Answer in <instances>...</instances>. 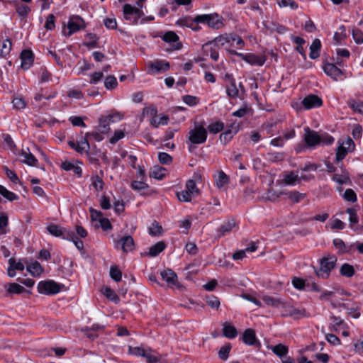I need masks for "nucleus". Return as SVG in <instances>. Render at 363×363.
I'll return each instance as SVG.
<instances>
[{
  "label": "nucleus",
  "instance_id": "f257e3e1",
  "mask_svg": "<svg viewBox=\"0 0 363 363\" xmlns=\"http://www.w3.org/2000/svg\"><path fill=\"white\" fill-rule=\"evenodd\" d=\"M304 140L311 147L318 145H330L334 142V138L328 134L319 135L314 130L309 128L305 129Z\"/></svg>",
  "mask_w": 363,
  "mask_h": 363
},
{
  "label": "nucleus",
  "instance_id": "f03ea898",
  "mask_svg": "<svg viewBox=\"0 0 363 363\" xmlns=\"http://www.w3.org/2000/svg\"><path fill=\"white\" fill-rule=\"evenodd\" d=\"M196 23L206 24L213 29H220L223 27V18L216 13L198 15L194 18Z\"/></svg>",
  "mask_w": 363,
  "mask_h": 363
},
{
  "label": "nucleus",
  "instance_id": "7ed1b4c3",
  "mask_svg": "<svg viewBox=\"0 0 363 363\" xmlns=\"http://www.w3.org/2000/svg\"><path fill=\"white\" fill-rule=\"evenodd\" d=\"M207 130L205 128V122L195 123L194 127L189 132V140L192 144H201L206 142Z\"/></svg>",
  "mask_w": 363,
  "mask_h": 363
},
{
  "label": "nucleus",
  "instance_id": "20e7f679",
  "mask_svg": "<svg viewBox=\"0 0 363 363\" xmlns=\"http://www.w3.org/2000/svg\"><path fill=\"white\" fill-rule=\"evenodd\" d=\"M355 149V144L350 137L342 138L337 141L335 160L337 162L342 160L345 156Z\"/></svg>",
  "mask_w": 363,
  "mask_h": 363
},
{
  "label": "nucleus",
  "instance_id": "39448f33",
  "mask_svg": "<svg viewBox=\"0 0 363 363\" xmlns=\"http://www.w3.org/2000/svg\"><path fill=\"white\" fill-rule=\"evenodd\" d=\"M124 118L123 113L119 111H113L105 116H101L99 119V127L103 133H108L110 130V123L121 121Z\"/></svg>",
  "mask_w": 363,
  "mask_h": 363
},
{
  "label": "nucleus",
  "instance_id": "423d86ee",
  "mask_svg": "<svg viewBox=\"0 0 363 363\" xmlns=\"http://www.w3.org/2000/svg\"><path fill=\"white\" fill-rule=\"evenodd\" d=\"M337 262L335 256L330 255L320 260V267L315 272L316 275L321 279H328L330 272L335 267Z\"/></svg>",
  "mask_w": 363,
  "mask_h": 363
},
{
  "label": "nucleus",
  "instance_id": "0eeeda50",
  "mask_svg": "<svg viewBox=\"0 0 363 363\" xmlns=\"http://www.w3.org/2000/svg\"><path fill=\"white\" fill-rule=\"evenodd\" d=\"M211 45H214V46L217 48L224 47L228 50V51H229V52L234 55L238 54V52H236L235 51L230 49V48L232 47V34L220 35L215 38L212 41L206 43L203 46V48L204 49L205 52H207L208 48Z\"/></svg>",
  "mask_w": 363,
  "mask_h": 363
},
{
  "label": "nucleus",
  "instance_id": "6e6552de",
  "mask_svg": "<svg viewBox=\"0 0 363 363\" xmlns=\"http://www.w3.org/2000/svg\"><path fill=\"white\" fill-rule=\"evenodd\" d=\"M63 285L55 282L53 280L40 281L38 284V291L45 295H53L59 293Z\"/></svg>",
  "mask_w": 363,
  "mask_h": 363
},
{
  "label": "nucleus",
  "instance_id": "1a4fd4ad",
  "mask_svg": "<svg viewBox=\"0 0 363 363\" xmlns=\"http://www.w3.org/2000/svg\"><path fill=\"white\" fill-rule=\"evenodd\" d=\"M157 111L150 107L143 108V114L152 116L150 119V124L155 128H158L160 125H164L168 123L169 117L166 115L162 114L157 116Z\"/></svg>",
  "mask_w": 363,
  "mask_h": 363
},
{
  "label": "nucleus",
  "instance_id": "9d476101",
  "mask_svg": "<svg viewBox=\"0 0 363 363\" xmlns=\"http://www.w3.org/2000/svg\"><path fill=\"white\" fill-rule=\"evenodd\" d=\"M123 16L126 21H129L132 24H137L140 17L143 16V12L140 8L126 4L123 6Z\"/></svg>",
  "mask_w": 363,
  "mask_h": 363
},
{
  "label": "nucleus",
  "instance_id": "9b49d317",
  "mask_svg": "<svg viewBox=\"0 0 363 363\" xmlns=\"http://www.w3.org/2000/svg\"><path fill=\"white\" fill-rule=\"evenodd\" d=\"M84 28V22L83 19L79 16H72L69 19L67 29H64L63 33L65 36H70Z\"/></svg>",
  "mask_w": 363,
  "mask_h": 363
},
{
  "label": "nucleus",
  "instance_id": "f8f14e48",
  "mask_svg": "<svg viewBox=\"0 0 363 363\" xmlns=\"http://www.w3.org/2000/svg\"><path fill=\"white\" fill-rule=\"evenodd\" d=\"M169 68L168 62L162 60H155L147 63V73L151 75H155L161 72L166 71Z\"/></svg>",
  "mask_w": 363,
  "mask_h": 363
},
{
  "label": "nucleus",
  "instance_id": "ddd939ff",
  "mask_svg": "<svg viewBox=\"0 0 363 363\" xmlns=\"http://www.w3.org/2000/svg\"><path fill=\"white\" fill-rule=\"evenodd\" d=\"M237 55L240 57L243 60L247 62V63L252 65H258L262 66L266 59L262 55H256L255 54L248 53V54H242V53H238Z\"/></svg>",
  "mask_w": 363,
  "mask_h": 363
},
{
  "label": "nucleus",
  "instance_id": "4468645a",
  "mask_svg": "<svg viewBox=\"0 0 363 363\" xmlns=\"http://www.w3.org/2000/svg\"><path fill=\"white\" fill-rule=\"evenodd\" d=\"M160 274L162 279L166 281L169 286H176L177 288L180 287V285L177 281V276L172 269H168L162 271Z\"/></svg>",
  "mask_w": 363,
  "mask_h": 363
},
{
  "label": "nucleus",
  "instance_id": "2eb2a0df",
  "mask_svg": "<svg viewBox=\"0 0 363 363\" xmlns=\"http://www.w3.org/2000/svg\"><path fill=\"white\" fill-rule=\"evenodd\" d=\"M324 72L333 79L337 81L342 76V71L334 64L327 63L323 67Z\"/></svg>",
  "mask_w": 363,
  "mask_h": 363
},
{
  "label": "nucleus",
  "instance_id": "dca6fc26",
  "mask_svg": "<svg viewBox=\"0 0 363 363\" xmlns=\"http://www.w3.org/2000/svg\"><path fill=\"white\" fill-rule=\"evenodd\" d=\"M302 104L306 109H311L320 107L322 105L323 101L318 96L308 95L303 99Z\"/></svg>",
  "mask_w": 363,
  "mask_h": 363
},
{
  "label": "nucleus",
  "instance_id": "f3484780",
  "mask_svg": "<svg viewBox=\"0 0 363 363\" xmlns=\"http://www.w3.org/2000/svg\"><path fill=\"white\" fill-rule=\"evenodd\" d=\"M33 54L31 50H25L22 51L21 55V67L28 69L33 62Z\"/></svg>",
  "mask_w": 363,
  "mask_h": 363
},
{
  "label": "nucleus",
  "instance_id": "a211bd4d",
  "mask_svg": "<svg viewBox=\"0 0 363 363\" xmlns=\"http://www.w3.org/2000/svg\"><path fill=\"white\" fill-rule=\"evenodd\" d=\"M20 155L23 157L22 162L29 166H36L38 162L28 148L23 149Z\"/></svg>",
  "mask_w": 363,
  "mask_h": 363
},
{
  "label": "nucleus",
  "instance_id": "6ab92c4d",
  "mask_svg": "<svg viewBox=\"0 0 363 363\" xmlns=\"http://www.w3.org/2000/svg\"><path fill=\"white\" fill-rule=\"evenodd\" d=\"M118 245H121L122 250L124 252H128L134 248V241L131 236H124L118 241Z\"/></svg>",
  "mask_w": 363,
  "mask_h": 363
},
{
  "label": "nucleus",
  "instance_id": "aec40b11",
  "mask_svg": "<svg viewBox=\"0 0 363 363\" xmlns=\"http://www.w3.org/2000/svg\"><path fill=\"white\" fill-rule=\"evenodd\" d=\"M142 357L146 359L147 363H157L160 361L161 356L151 348L145 347Z\"/></svg>",
  "mask_w": 363,
  "mask_h": 363
},
{
  "label": "nucleus",
  "instance_id": "412c9836",
  "mask_svg": "<svg viewBox=\"0 0 363 363\" xmlns=\"http://www.w3.org/2000/svg\"><path fill=\"white\" fill-rule=\"evenodd\" d=\"M299 170L298 169L296 172H289L286 173L284 175L283 182L286 185H295L297 183H300L299 178Z\"/></svg>",
  "mask_w": 363,
  "mask_h": 363
},
{
  "label": "nucleus",
  "instance_id": "4be33fe9",
  "mask_svg": "<svg viewBox=\"0 0 363 363\" xmlns=\"http://www.w3.org/2000/svg\"><path fill=\"white\" fill-rule=\"evenodd\" d=\"M260 298L268 306L279 308L281 303H282V298L281 297H274L269 295H262L260 296Z\"/></svg>",
  "mask_w": 363,
  "mask_h": 363
},
{
  "label": "nucleus",
  "instance_id": "5701e85b",
  "mask_svg": "<svg viewBox=\"0 0 363 363\" xmlns=\"http://www.w3.org/2000/svg\"><path fill=\"white\" fill-rule=\"evenodd\" d=\"M223 333L227 338L233 339L237 336L238 331L235 327L226 322L223 325Z\"/></svg>",
  "mask_w": 363,
  "mask_h": 363
},
{
  "label": "nucleus",
  "instance_id": "b1692460",
  "mask_svg": "<svg viewBox=\"0 0 363 363\" xmlns=\"http://www.w3.org/2000/svg\"><path fill=\"white\" fill-rule=\"evenodd\" d=\"M333 180L340 184H350L351 180L347 171L342 170L341 174H335Z\"/></svg>",
  "mask_w": 363,
  "mask_h": 363
},
{
  "label": "nucleus",
  "instance_id": "393cba45",
  "mask_svg": "<svg viewBox=\"0 0 363 363\" xmlns=\"http://www.w3.org/2000/svg\"><path fill=\"white\" fill-rule=\"evenodd\" d=\"M5 289L9 294H21L27 290L23 286L17 283H9L5 285Z\"/></svg>",
  "mask_w": 363,
  "mask_h": 363
},
{
  "label": "nucleus",
  "instance_id": "a878e982",
  "mask_svg": "<svg viewBox=\"0 0 363 363\" xmlns=\"http://www.w3.org/2000/svg\"><path fill=\"white\" fill-rule=\"evenodd\" d=\"M243 342L248 345H253L257 341L256 335L252 329H247L242 335Z\"/></svg>",
  "mask_w": 363,
  "mask_h": 363
},
{
  "label": "nucleus",
  "instance_id": "bb28decb",
  "mask_svg": "<svg viewBox=\"0 0 363 363\" xmlns=\"http://www.w3.org/2000/svg\"><path fill=\"white\" fill-rule=\"evenodd\" d=\"M166 169L160 166L153 167L150 172V177L155 178L157 180L163 179L166 177Z\"/></svg>",
  "mask_w": 363,
  "mask_h": 363
},
{
  "label": "nucleus",
  "instance_id": "cd10ccee",
  "mask_svg": "<svg viewBox=\"0 0 363 363\" xmlns=\"http://www.w3.org/2000/svg\"><path fill=\"white\" fill-rule=\"evenodd\" d=\"M321 48V43L319 39H315L310 46L309 57L315 59L319 57Z\"/></svg>",
  "mask_w": 363,
  "mask_h": 363
},
{
  "label": "nucleus",
  "instance_id": "c85d7f7f",
  "mask_svg": "<svg viewBox=\"0 0 363 363\" xmlns=\"http://www.w3.org/2000/svg\"><path fill=\"white\" fill-rule=\"evenodd\" d=\"M28 272L33 277H38L43 272V269L38 262H33L27 265Z\"/></svg>",
  "mask_w": 363,
  "mask_h": 363
},
{
  "label": "nucleus",
  "instance_id": "c756f323",
  "mask_svg": "<svg viewBox=\"0 0 363 363\" xmlns=\"http://www.w3.org/2000/svg\"><path fill=\"white\" fill-rule=\"evenodd\" d=\"M340 274L344 277L351 278L354 275L355 270L352 265L345 263L340 268Z\"/></svg>",
  "mask_w": 363,
  "mask_h": 363
},
{
  "label": "nucleus",
  "instance_id": "7c9ffc66",
  "mask_svg": "<svg viewBox=\"0 0 363 363\" xmlns=\"http://www.w3.org/2000/svg\"><path fill=\"white\" fill-rule=\"evenodd\" d=\"M308 316H310V314L304 308H296L294 306H292L291 314L290 317H292L295 319H299Z\"/></svg>",
  "mask_w": 363,
  "mask_h": 363
},
{
  "label": "nucleus",
  "instance_id": "2f4dec72",
  "mask_svg": "<svg viewBox=\"0 0 363 363\" xmlns=\"http://www.w3.org/2000/svg\"><path fill=\"white\" fill-rule=\"evenodd\" d=\"M47 230L52 235L55 237H64L66 233L65 229L55 224H50L48 225Z\"/></svg>",
  "mask_w": 363,
  "mask_h": 363
},
{
  "label": "nucleus",
  "instance_id": "473e14b6",
  "mask_svg": "<svg viewBox=\"0 0 363 363\" xmlns=\"http://www.w3.org/2000/svg\"><path fill=\"white\" fill-rule=\"evenodd\" d=\"M101 292L110 301H111L116 303H118L119 302L120 298H119L118 296L111 288L107 287V286L104 287L101 289Z\"/></svg>",
  "mask_w": 363,
  "mask_h": 363
},
{
  "label": "nucleus",
  "instance_id": "72a5a7b5",
  "mask_svg": "<svg viewBox=\"0 0 363 363\" xmlns=\"http://www.w3.org/2000/svg\"><path fill=\"white\" fill-rule=\"evenodd\" d=\"M12 43L10 40H4L0 44V55L1 57L7 56L11 50Z\"/></svg>",
  "mask_w": 363,
  "mask_h": 363
},
{
  "label": "nucleus",
  "instance_id": "f704fd0d",
  "mask_svg": "<svg viewBox=\"0 0 363 363\" xmlns=\"http://www.w3.org/2000/svg\"><path fill=\"white\" fill-rule=\"evenodd\" d=\"M293 203H298L305 199L306 195L296 191L284 193Z\"/></svg>",
  "mask_w": 363,
  "mask_h": 363
},
{
  "label": "nucleus",
  "instance_id": "c9c22d12",
  "mask_svg": "<svg viewBox=\"0 0 363 363\" xmlns=\"http://www.w3.org/2000/svg\"><path fill=\"white\" fill-rule=\"evenodd\" d=\"M130 186L137 191L145 190L149 187L148 184L145 182V179H140L133 180L130 184Z\"/></svg>",
  "mask_w": 363,
  "mask_h": 363
},
{
  "label": "nucleus",
  "instance_id": "e433bc0d",
  "mask_svg": "<svg viewBox=\"0 0 363 363\" xmlns=\"http://www.w3.org/2000/svg\"><path fill=\"white\" fill-rule=\"evenodd\" d=\"M227 94L230 98H236L239 95V90L236 86L235 81L231 78V83L226 89Z\"/></svg>",
  "mask_w": 363,
  "mask_h": 363
},
{
  "label": "nucleus",
  "instance_id": "4c0bfd02",
  "mask_svg": "<svg viewBox=\"0 0 363 363\" xmlns=\"http://www.w3.org/2000/svg\"><path fill=\"white\" fill-rule=\"evenodd\" d=\"M166 245L163 242H159L155 245H152L150 248L149 255L151 257H155L158 254H160L162 251H163L165 248Z\"/></svg>",
  "mask_w": 363,
  "mask_h": 363
},
{
  "label": "nucleus",
  "instance_id": "58836bf2",
  "mask_svg": "<svg viewBox=\"0 0 363 363\" xmlns=\"http://www.w3.org/2000/svg\"><path fill=\"white\" fill-rule=\"evenodd\" d=\"M0 194L10 201L17 200L18 198L16 194L9 191L2 185H0Z\"/></svg>",
  "mask_w": 363,
  "mask_h": 363
},
{
  "label": "nucleus",
  "instance_id": "ea45409f",
  "mask_svg": "<svg viewBox=\"0 0 363 363\" xmlns=\"http://www.w3.org/2000/svg\"><path fill=\"white\" fill-rule=\"evenodd\" d=\"M216 185L218 188H223L229 182L228 177L223 172H220L216 179Z\"/></svg>",
  "mask_w": 363,
  "mask_h": 363
},
{
  "label": "nucleus",
  "instance_id": "a19ab883",
  "mask_svg": "<svg viewBox=\"0 0 363 363\" xmlns=\"http://www.w3.org/2000/svg\"><path fill=\"white\" fill-rule=\"evenodd\" d=\"M91 185L94 186L96 191H101L104 189V182L102 179L100 178L98 175L93 176L91 178Z\"/></svg>",
  "mask_w": 363,
  "mask_h": 363
},
{
  "label": "nucleus",
  "instance_id": "79ce46f5",
  "mask_svg": "<svg viewBox=\"0 0 363 363\" xmlns=\"http://www.w3.org/2000/svg\"><path fill=\"white\" fill-rule=\"evenodd\" d=\"M235 226V223L233 220H228L221 225L219 232L220 235H224L226 233L230 232L233 228Z\"/></svg>",
  "mask_w": 363,
  "mask_h": 363
},
{
  "label": "nucleus",
  "instance_id": "37998d69",
  "mask_svg": "<svg viewBox=\"0 0 363 363\" xmlns=\"http://www.w3.org/2000/svg\"><path fill=\"white\" fill-rule=\"evenodd\" d=\"M90 149L89 141L84 137L77 142V152L82 153L88 152Z\"/></svg>",
  "mask_w": 363,
  "mask_h": 363
},
{
  "label": "nucleus",
  "instance_id": "c03bdc74",
  "mask_svg": "<svg viewBox=\"0 0 363 363\" xmlns=\"http://www.w3.org/2000/svg\"><path fill=\"white\" fill-rule=\"evenodd\" d=\"M90 149L89 141L84 137L77 142V152L82 153L88 152Z\"/></svg>",
  "mask_w": 363,
  "mask_h": 363
},
{
  "label": "nucleus",
  "instance_id": "a18cd8bd",
  "mask_svg": "<svg viewBox=\"0 0 363 363\" xmlns=\"http://www.w3.org/2000/svg\"><path fill=\"white\" fill-rule=\"evenodd\" d=\"M8 225V216L5 213H0V235L6 233V227Z\"/></svg>",
  "mask_w": 363,
  "mask_h": 363
},
{
  "label": "nucleus",
  "instance_id": "49530a36",
  "mask_svg": "<svg viewBox=\"0 0 363 363\" xmlns=\"http://www.w3.org/2000/svg\"><path fill=\"white\" fill-rule=\"evenodd\" d=\"M116 78L113 75H108L105 78L104 86L107 89H112L117 86Z\"/></svg>",
  "mask_w": 363,
  "mask_h": 363
},
{
  "label": "nucleus",
  "instance_id": "de8ad7c7",
  "mask_svg": "<svg viewBox=\"0 0 363 363\" xmlns=\"http://www.w3.org/2000/svg\"><path fill=\"white\" fill-rule=\"evenodd\" d=\"M230 350L231 345L225 344L220 348L218 351V357L223 360H226L228 358Z\"/></svg>",
  "mask_w": 363,
  "mask_h": 363
},
{
  "label": "nucleus",
  "instance_id": "09e8293b",
  "mask_svg": "<svg viewBox=\"0 0 363 363\" xmlns=\"http://www.w3.org/2000/svg\"><path fill=\"white\" fill-rule=\"evenodd\" d=\"M177 196L180 201L189 202L191 201L192 197L194 196L186 189L182 190L177 194Z\"/></svg>",
  "mask_w": 363,
  "mask_h": 363
},
{
  "label": "nucleus",
  "instance_id": "8fccbe9b",
  "mask_svg": "<svg viewBox=\"0 0 363 363\" xmlns=\"http://www.w3.org/2000/svg\"><path fill=\"white\" fill-rule=\"evenodd\" d=\"M292 305L290 303L285 302L282 299V303H281L279 308H281V313L282 316H291Z\"/></svg>",
  "mask_w": 363,
  "mask_h": 363
},
{
  "label": "nucleus",
  "instance_id": "3c124183",
  "mask_svg": "<svg viewBox=\"0 0 363 363\" xmlns=\"http://www.w3.org/2000/svg\"><path fill=\"white\" fill-rule=\"evenodd\" d=\"M145 347L128 346V354L136 357H143Z\"/></svg>",
  "mask_w": 363,
  "mask_h": 363
},
{
  "label": "nucleus",
  "instance_id": "603ef678",
  "mask_svg": "<svg viewBox=\"0 0 363 363\" xmlns=\"http://www.w3.org/2000/svg\"><path fill=\"white\" fill-rule=\"evenodd\" d=\"M13 106L16 109H23L26 106V102L21 96H16L13 99Z\"/></svg>",
  "mask_w": 363,
  "mask_h": 363
},
{
  "label": "nucleus",
  "instance_id": "864d4df0",
  "mask_svg": "<svg viewBox=\"0 0 363 363\" xmlns=\"http://www.w3.org/2000/svg\"><path fill=\"white\" fill-rule=\"evenodd\" d=\"M224 128L222 122H215L208 126V129L211 133L216 134L220 132Z\"/></svg>",
  "mask_w": 363,
  "mask_h": 363
},
{
  "label": "nucleus",
  "instance_id": "5fc2aeb1",
  "mask_svg": "<svg viewBox=\"0 0 363 363\" xmlns=\"http://www.w3.org/2000/svg\"><path fill=\"white\" fill-rule=\"evenodd\" d=\"M277 3L279 7L289 6L294 10L298 9V4L293 0H277Z\"/></svg>",
  "mask_w": 363,
  "mask_h": 363
},
{
  "label": "nucleus",
  "instance_id": "6e6d98bb",
  "mask_svg": "<svg viewBox=\"0 0 363 363\" xmlns=\"http://www.w3.org/2000/svg\"><path fill=\"white\" fill-rule=\"evenodd\" d=\"M206 301L208 306L214 309H218L220 306V301L218 298L214 296H208L206 298Z\"/></svg>",
  "mask_w": 363,
  "mask_h": 363
},
{
  "label": "nucleus",
  "instance_id": "4d7b16f0",
  "mask_svg": "<svg viewBox=\"0 0 363 363\" xmlns=\"http://www.w3.org/2000/svg\"><path fill=\"white\" fill-rule=\"evenodd\" d=\"M272 351L278 356L282 357L288 352V347L284 345L279 344L272 348Z\"/></svg>",
  "mask_w": 363,
  "mask_h": 363
},
{
  "label": "nucleus",
  "instance_id": "13d9d810",
  "mask_svg": "<svg viewBox=\"0 0 363 363\" xmlns=\"http://www.w3.org/2000/svg\"><path fill=\"white\" fill-rule=\"evenodd\" d=\"M342 197L349 202H355L357 201V195L355 192L351 189H347L345 190V193L342 195Z\"/></svg>",
  "mask_w": 363,
  "mask_h": 363
},
{
  "label": "nucleus",
  "instance_id": "bf43d9fd",
  "mask_svg": "<svg viewBox=\"0 0 363 363\" xmlns=\"http://www.w3.org/2000/svg\"><path fill=\"white\" fill-rule=\"evenodd\" d=\"M110 276L116 281H120L122 278V273L117 267H111L110 269Z\"/></svg>",
  "mask_w": 363,
  "mask_h": 363
},
{
  "label": "nucleus",
  "instance_id": "052dcab7",
  "mask_svg": "<svg viewBox=\"0 0 363 363\" xmlns=\"http://www.w3.org/2000/svg\"><path fill=\"white\" fill-rule=\"evenodd\" d=\"M149 232L150 234L153 236L160 235L162 233V226L160 225L157 223L154 222L149 228Z\"/></svg>",
  "mask_w": 363,
  "mask_h": 363
},
{
  "label": "nucleus",
  "instance_id": "680f3d73",
  "mask_svg": "<svg viewBox=\"0 0 363 363\" xmlns=\"http://www.w3.org/2000/svg\"><path fill=\"white\" fill-rule=\"evenodd\" d=\"M104 77L103 72H94L91 74H90V80L89 83L91 84H96L99 82H100Z\"/></svg>",
  "mask_w": 363,
  "mask_h": 363
},
{
  "label": "nucleus",
  "instance_id": "e2e57ef3",
  "mask_svg": "<svg viewBox=\"0 0 363 363\" xmlns=\"http://www.w3.org/2000/svg\"><path fill=\"white\" fill-rule=\"evenodd\" d=\"M186 189L194 196L198 194L199 193V190L198 188L196 187L195 182L191 179L187 181L186 184Z\"/></svg>",
  "mask_w": 363,
  "mask_h": 363
},
{
  "label": "nucleus",
  "instance_id": "0e129e2a",
  "mask_svg": "<svg viewBox=\"0 0 363 363\" xmlns=\"http://www.w3.org/2000/svg\"><path fill=\"white\" fill-rule=\"evenodd\" d=\"M183 101L191 106L196 105L199 100L196 96H191V95H186L183 96Z\"/></svg>",
  "mask_w": 363,
  "mask_h": 363
},
{
  "label": "nucleus",
  "instance_id": "69168bd1",
  "mask_svg": "<svg viewBox=\"0 0 363 363\" xmlns=\"http://www.w3.org/2000/svg\"><path fill=\"white\" fill-rule=\"evenodd\" d=\"M9 265L13 267L15 270L23 271L24 269V264L19 260L18 262L16 261L14 258H10L9 260Z\"/></svg>",
  "mask_w": 363,
  "mask_h": 363
},
{
  "label": "nucleus",
  "instance_id": "338daca9",
  "mask_svg": "<svg viewBox=\"0 0 363 363\" xmlns=\"http://www.w3.org/2000/svg\"><path fill=\"white\" fill-rule=\"evenodd\" d=\"M352 37L357 44L363 43V33L359 29H354L352 30Z\"/></svg>",
  "mask_w": 363,
  "mask_h": 363
},
{
  "label": "nucleus",
  "instance_id": "774afa93",
  "mask_svg": "<svg viewBox=\"0 0 363 363\" xmlns=\"http://www.w3.org/2000/svg\"><path fill=\"white\" fill-rule=\"evenodd\" d=\"M162 39L165 42L172 43V42H176L179 39V38L175 33H174L172 31H169V32H167L163 35Z\"/></svg>",
  "mask_w": 363,
  "mask_h": 363
}]
</instances>
